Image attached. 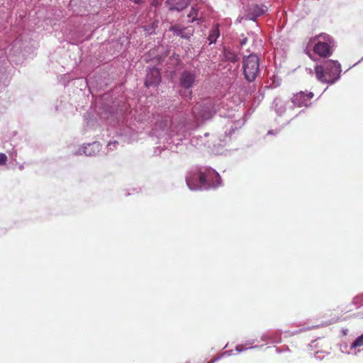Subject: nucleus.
I'll list each match as a JSON object with an SVG mask.
<instances>
[{"instance_id": "nucleus-12", "label": "nucleus", "mask_w": 363, "mask_h": 363, "mask_svg": "<svg viewBox=\"0 0 363 363\" xmlns=\"http://www.w3.org/2000/svg\"><path fill=\"white\" fill-rule=\"evenodd\" d=\"M220 35V30H219V28H218V25H216L213 29L211 30V31L209 33V35H208V40L210 41V43H213L216 41V39L219 37Z\"/></svg>"}, {"instance_id": "nucleus-10", "label": "nucleus", "mask_w": 363, "mask_h": 363, "mask_svg": "<svg viewBox=\"0 0 363 363\" xmlns=\"http://www.w3.org/2000/svg\"><path fill=\"white\" fill-rule=\"evenodd\" d=\"M160 81V71L157 68H152L147 74L145 79L146 86H150L153 84H158Z\"/></svg>"}, {"instance_id": "nucleus-6", "label": "nucleus", "mask_w": 363, "mask_h": 363, "mask_svg": "<svg viewBox=\"0 0 363 363\" xmlns=\"http://www.w3.org/2000/svg\"><path fill=\"white\" fill-rule=\"evenodd\" d=\"M314 94L312 91H300L294 94L291 101L297 107L308 106Z\"/></svg>"}, {"instance_id": "nucleus-19", "label": "nucleus", "mask_w": 363, "mask_h": 363, "mask_svg": "<svg viewBox=\"0 0 363 363\" xmlns=\"http://www.w3.org/2000/svg\"><path fill=\"white\" fill-rule=\"evenodd\" d=\"M245 43V40H242V42L241 43H242V45H243Z\"/></svg>"}, {"instance_id": "nucleus-15", "label": "nucleus", "mask_w": 363, "mask_h": 363, "mask_svg": "<svg viewBox=\"0 0 363 363\" xmlns=\"http://www.w3.org/2000/svg\"><path fill=\"white\" fill-rule=\"evenodd\" d=\"M199 10L196 6H193L191 9L190 13L188 14L189 22H193L197 19Z\"/></svg>"}, {"instance_id": "nucleus-1", "label": "nucleus", "mask_w": 363, "mask_h": 363, "mask_svg": "<svg viewBox=\"0 0 363 363\" xmlns=\"http://www.w3.org/2000/svg\"><path fill=\"white\" fill-rule=\"evenodd\" d=\"M340 64L335 60H326L323 65L315 67V77L324 84L335 83L340 78Z\"/></svg>"}, {"instance_id": "nucleus-14", "label": "nucleus", "mask_w": 363, "mask_h": 363, "mask_svg": "<svg viewBox=\"0 0 363 363\" xmlns=\"http://www.w3.org/2000/svg\"><path fill=\"white\" fill-rule=\"evenodd\" d=\"M170 123L167 118H164L160 121H158L155 124V128H159L160 130H164L169 128Z\"/></svg>"}, {"instance_id": "nucleus-11", "label": "nucleus", "mask_w": 363, "mask_h": 363, "mask_svg": "<svg viewBox=\"0 0 363 363\" xmlns=\"http://www.w3.org/2000/svg\"><path fill=\"white\" fill-rule=\"evenodd\" d=\"M169 30L173 31L177 36L182 38H189L192 35L194 29L191 28H180L178 26H172Z\"/></svg>"}, {"instance_id": "nucleus-9", "label": "nucleus", "mask_w": 363, "mask_h": 363, "mask_svg": "<svg viewBox=\"0 0 363 363\" xmlns=\"http://www.w3.org/2000/svg\"><path fill=\"white\" fill-rule=\"evenodd\" d=\"M191 0H167L166 4L169 10L182 11L188 6Z\"/></svg>"}, {"instance_id": "nucleus-5", "label": "nucleus", "mask_w": 363, "mask_h": 363, "mask_svg": "<svg viewBox=\"0 0 363 363\" xmlns=\"http://www.w3.org/2000/svg\"><path fill=\"white\" fill-rule=\"evenodd\" d=\"M320 38H323L324 42L319 41L313 46V52L322 57H327L331 55V49L333 46V42L328 35H320ZM316 38H318L317 36Z\"/></svg>"}, {"instance_id": "nucleus-20", "label": "nucleus", "mask_w": 363, "mask_h": 363, "mask_svg": "<svg viewBox=\"0 0 363 363\" xmlns=\"http://www.w3.org/2000/svg\"><path fill=\"white\" fill-rule=\"evenodd\" d=\"M185 363H189V362H185Z\"/></svg>"}, {"instance_id": "nucleus-3", "label": "nucleus", "mask_w": 363, "mask_h": 363, "mask_svg": "<svg viewBox=\"0 0 363 363\" xmlns=\"http://www.w3.org/2000/svg\"><path fill=\"white\" fill-rule=\"evenodd\" d=\"M242 70L245 79L248 82H254L260 72L259 57L255 54H250L244 57Z\"/></svg>"}, {"instance_id": "nucleus-17", "label": "nucleus", "mask_w": 363, "mask_h": 363, "mask_svg": "<svg viewBox=\"0 0 363 363\" xmlns=\"http://www.w3.org/2000/svg\"><path fill=\"white\" fill-rule=\"evenodd\" d=\"M157 26V23L154 22L151 24V26H145V30H147L149 33H152L154 31L155 28Z\"/></svg>"}, {"instance_id": "nucleus-18", "label": "nucleus", "mask_w": 363, "mask_h": 363, "mask_svg": "<svg viewBox=\"0 0 363 363\" xmlns=\"http://www.w3.org/2000/svg\"><path fill=\"white\" fill-rule=\"evenodd\" d=\"M7 161V157L4 153H0V165L5 164Z\"/></svg>"}, {"instance_id": "nucleus-16", "label": "nucleus", "mask_w": 363, "mask_h": 363, "mask_svg": "<svg viewBox=\"0 0 363 363\" xmlns=\"http://www.w3.org/2000/svg\"><path fill=\"white\" fill-rule=\"evenodd\" d=\"M363 346V334L359 336L352 344V347H358Z\"/></svg>"}, {"instance_id": "nucleus-7", "label": "nucleus", "mask_w": 363, "mask_h": 363, "mask_svg": "<svg viewBox=\"0 0 363 363\" xmlns=\"http://www.w3.org/2000/svg\"><path fill=\"white\" fill-rule=\"evenodd\" d=\"M267 10V6L264 5L252 4L247 6L245 14L242 18L245 20L255 21L257 18L263 15Z\"/></svg>"}, {"instance_id": "nucleus-13", "label": "nucleus", "mask_w": 363, "mask_h": 363, "mask_svg": "<svg viewBox=\"0 0 363 363\" xmlns=\"http://www.w3.org/2000/svg\"><path fill=\"white\" fill-rule=\"evenodd\" d=\"M224 57L228 61H230L231 62H235L238 60V57L237 54L229 50H225Z\"/></svg>"}, {"instance_id": "nucleus-8", "label": "nucleus", "mask_w": 363, "mask_h": 363, "mask_svg": "<svg viewBox=\"0 0 363 363\" xmlns=\"http://www.w3.org/2000/svg\"><path fill=\"white\" fill-rule=\"evenodd\" d=\"M195 79L196 76L194 73L184 71L180 75V84L183 88L189 89L193 86Z\"/></svg>"}, {"instance_id": "nucleus-4", "label": "nucleus", "mask_w": 363, "mask_h": 363, "mask_svg": "<svg viewBox=\"0 0 363 363\" xmlns=\"http://www.w3.org/2000/svg\"><path fill=\"white\" fill-rule=\"evenodd\" d=\"M192 112L197 121H205L213 117L216 112V108L214 102L208 100L195 105L192 108Z\"/></svg>"}, {"instance_id": "nucleus-2", "label": "nucleus", "mask_w": 363, "mask_h": 363, "mask_svg": "<svg viewBox=\"0 0 363 363\" xmlns=\"http://www.w3.org/2000/svg\"><path fill=\"white\" fill-rule=\"evenodd\" d=\"M219 178V174L215 170L208 169L205 172L200 171L194 174L193 177H187L186 182L189 188L193 190L196 186H211L213 184V180Z\"/></svg>"}]
</instances>
